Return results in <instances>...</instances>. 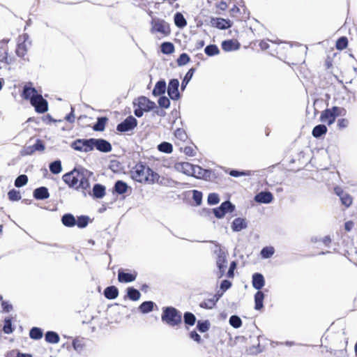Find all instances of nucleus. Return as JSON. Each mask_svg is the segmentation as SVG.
<instances>
[{
    "label": "nucleus",
    "mask_w": 357,
    "mask_h": 357,
    "mask_svg": "<svg viewBox=\"0 0 357 357\" xmlns=\"http://www.w3.org/2000/svg\"><path fill=\"white\" fill-rule=\"evenodd\" d=\"M132 178L139 183L153 184L159 181L160 176L150 167L138 164L132 172Z\"/></svg>",
    "instance_id": "f257e3e1"
},
{
    "label": "nucleus",
    "mask_w": 357,
    "mask_h": 357,
    "mask_svg": "<svg viewBox=\"0 0 357 357\" xmlns=\"http://www.w3.org/2000/svg\"><path fill=\"white\" fill-rule=\"evenodd\" d=\"M174 169L187 176H195L200 178L204 176V169L197 165H194L188 162H176Z\"/></svg>",
    "instance_id": "f03ea898"
},
{
    "label": "nucleus",
    "mask_w": 357,
    "mask_h": 357,
    "mask_svg": "<svg viewBox=\"0 0 357 357\" xmlns=\"http://www.w3.org/2000/svg\"><path fill=\"white\" fill-rule=\"evenodd\" d=\"M347 114V111L343 107H333L324 110L320 115V121L328 126L332 125L337 116H343Z\"/></svg>",
    "instance_id": "7ed1b4c3"
},
{
    "label": "nucleus",
    "mask_w": 357,
    "mask_h": 357,
    "mask_svg": "<svg viewBox=\"0 0 357 357\" xmlns=\"http://www.w3.org/2000/svg\"><path fill=\"white\" fill-rule=\"evenodd\" d=\"M135 109V114L137 117H141L144 112H148L153 109L155 107V102L151 101L144 96H141L133 102Z\"/></svg>",
    "instance_id": "20e7f679"
},
{
    "label": "nucleus",
    "mask_w": 357,
    "mask_h": 357,
    "mask_svg": "<svg viewBox=\"0 0 357 357\" xmlns=\"http://www.w3.org/2000/svg\"><path fill=\"white\" fill-rule=\"evenodd\" d=\"M162 320L171 326H175L181 323V315L175 308L167 307L163 311Z\"/></svg>",
    "instance_id": "39448f33"
},
{
    "label": "nucleus",
    "mask_w": 357,
    "mask_h": 357,
    "mask_svg": "<svg viewBox=\"0 0 357 357\" xmlns=\"http://www.w3.org/2000/svg\"><path fill=\"white\" fill-rule=\"evenodd\" d=\"M151 31L152 33H159L163 36H167L171 31L169 24L166 22L154 19L151 22Z\"/></svg>",
    "instance_id": "423d86ee"
},
{
    "label": "nucleus",
    "mask_w": 357,
    "mask_h": 357,
    "mask_svg": "<svg viewBox=\"0 0 357 357\" xmlns=\"http://www.w3.org/2000/svg\"><path fill=\"white\" fill-rule=\"evenodd\" d=\"M70 146L75 151L87 153L93 151V138L89 139H79L73 142Z\"/></svg>",
    "instance_id": "0eeeda50"
},
{
    "label": "nucleus",
    "mask_w": 357,
    "mask_h": 357,
    "mask_svg": "<svg viewBox=\"0 0 357 357\" xmlns=\"http://www.w3.org/2000/svg\"><path fill=\"white\" fill-rule=\"evenodd\" d=\"M82 178V172L74 169L63 176V181L69 186L78 188L79 181Z\"/></svg>",
    "instance_id": "6e6552de"
},
{
    "label": "nucleus",
    "mask_w": 357,
    "mask_h": 357,
    "mask_svg": "<svg viewBox=\"0 0 357 357\" xmlns=\"http://www.w3.org/2000/svg\"><path fill=\"white\" fill-rule=\"evenodd\" d=\"M235 206L230 202L226 201L221 204L219 207L213 209V213L217 218L221 219L227 213H231L235 211Z\"/></svg>",
    "instance_id": "1a4fd4ad"
},
{
    "label": "nucleus",
    "mask_w": 357,
    "mask_h": 357,
    "mask_svg": "<svg viewBox=\"0 0 357 357\" xmlns=\"http://www.w3.org/2000/svg\"><path fill=\"white\" fill-rule=\"evenodd\" d=\"M32 106L35 107L36 112L43 114L48 110V104L40 94L34 98L31 102Z\"/></svg>",
    "instance_id": "9d476101"
},
{
    "label": "nucleus",
    "mask_w": 357,
    "mask_h": 357,
    "mask_svg": "<svg viewBox=\"0 0 357 357\" xmlns=\"http://www.w3.org/2000/svg\"><path fill=\"white\" fill-rule=\"evenodd\" d=\"M335 193L340 197L341 203L345 207H349L353 203L352 197L344 192L340 187H336L334 189Z\"/></svg>",
    "instance_id": "9b49d317"
},
{
    "label": "nucleus",
    "mask_w": 357,
    "mask_h": 357,
    "mask_svg": "<svg viewBox=\"0 0 357 357\" xmlns=\"http://www.w3.org/2000/svg\"><path fill=\"white\" fill-rule=\"evenodd\" d=\"M137 273L136 271H124L119 270L118 273V280L122 283L131 282L136 280Z\"/></svg>",
    "instance_id": "f8f14e48"
},
{
    "label": "nucleus",
    "mask_w": 357,
    "mask_h": 357,
    "mask_svg": "<svg viewBox=\"0 0 357 357\" xmlns=\"http://www.w3.org/2000/svg\"><path fill=\"white\" fill-rule=\"evenodd\" d=\"M137 126V120L133 116H128L126 120L117 126L120 132H127L132 130Z\"/></svg>",
    "instance_id": "ddd939ff"
},
{
    "label": "nucleus",
    "mask_w": 357,
    "mask_h": 357,
    "mask_svg": "<svg viewBox=\"0 0 357 357\" xmlns=\"http://www.w3.org/2000/svg\"><path fill=\"white\" fill-rule=\"evenodd\" d=\"M179 82L178 79H172L168 85L167 93L172 100H178L180 98L178 92Z\"/></svg>",
    "instance_id": "4468645a"
},
{
    "label": "nucleus",
    "mask_w": 357,
    "mask_h": 357,
    "mask_svg": "<svg viewBox=\"0 0 357 357\" xmlns=\"http://www.w3.org/2000/svg\"><path fill=\"white\" fill-rule=\"evenodd\" d=\"M94 149L101 152L107 153L112 150V146L109 142L105 139L93 138V150Z\"/></svg>",
    "instance_id": "2eb2a0df"
},
{
    "label": "nucleus",
    "mask_w": 357,
    "mask_h": 357,
    "mask_svg": "<svg viewBox=\"0 0 357 357\" xmlns=\"http://www.w3.org/2000/svg\"><path fill=\"white\" fill-rule=\"evenodd\" d=\"M211 24L219 29H227L232 26V22L229 20L221 17H212Z\"/></svg>",
    "instance_id": "dca6fc26"
},
{
    "label": "nucleus",
    "mask_w": 357,
    "mask_h": 357,
    "mask_svg": "<svg viewBox=\"0 0 357 357\" xmlns=\"http://www.w3.org/2000/svg\"><path fill=\"white\" fill-rule=\"evenodd\" d=\"M221 47L225 52H231L238 50L241 45L237 40H226L222 42Z\"/></svg>",
    "instance_id": "f3484780"
},
{
    "label": "nucleus",
    "mask_w": 357,
    "mask_h": 357,
    "mask_svg": "<svg viewBox=\"0 0 357 357\" xmlns=\"http://www.w3.org/2000/svg\"><path fill=\"white\" fill-rule=\"evenodd\" d=\"M216 252L218 255L216 264L222 275L225 273L227 267L226 255L220 248Z\"/></svg>",
    "instance_id": "a211bd4d"
},
{
    "label": "nucleus",
    "mask_w": 357,
    "mask_h": 357,
    "mask_svg": "<svg viewBox=\"0 0 357 357\" xmlns=\"http://www.w3.org/2000/svg\"><path fill=\"white\" fill-rule=\"evenodd\" d=\"M38 94L39 93L36 89L29 84L24 86L22 96L24 99L29 100L31 102L32 100L38 96Z\"/></svg>",
    "instance_id": "6ab92c4d"
},
{
    "label": "nucleus",
    "mask_w": 357,
    "mask_h": 357,
    "mask_svg": "<svg viewBox=\"0 0 357 357\" xmlns=\"http://www.w3.org/2000/svg\"><path fill=\"white\" fill-rule=\"evenodd\" d=\"M231 227L233 231H241L247 227V221L245 218H236L232 221Z\"/></svg>",
    "instance_id": "aec40b11"
},
{
    "label": "nucleus",
    "mask_w": 357,
    "mask_h": 357,
    "mask_svg": "<svg viewBox=\"0 0 357 357\" xmlns=\"http://www.w3.org/2000/svg\"><path fill=\"white\" fill-rule=\"evenodd\" d=\"M222 294H217L210 298H207L200 303V307L206 309H212L222 296Z\"/></svg>",
    "instance_id": "412c9836"
},
{
    "label": "nucleus",
    "mask_w": 357,
    "mask_h": 357,
    "mask_svg": "<svg viewBox=\"0 0 357 357\" xmlns=\"http://www.w3.org/2000/svg\"><path fill=\"white\" fill-rule=\"evenodd\" d=\"M273 195L269 192H261L255 197V200L261 204H269L273 201Z\"/></svg>",
    "instance_id": "4be33fe9"
},
{
    "label": "nucleus",
    "mask_w": 357,
    "mask_h": 357,
    "mask_svg": "<svg viewBox=\"0 0 357 357\" xmlns=\"http://www.w3.org/2000/svg\"><path fill=\"white\" fill-rule=\"evenodd\" d=\"M252 286L259 291L265 284V280L261 273H255L252 275Z\"/></svg>",
    "instance_id": "5701e85b"
},
{
    "label": "nucleus",
    "mask_w": 357,
    "mask_h": 357,
    "mask_svg": "<svg viewBox=\"0 0 357 357\" xmlns=\"http://www.w3.org/2000/svg\"><path fill=\"white\" fill-rule=\"evenodd\" d=\"M167 89L166 83L165 81L158 82L153 90V94L155 96H161L165 93Z\"/></svg>",
    "instance_id": "b1692460"
},
{
    "label": "nucleus",
    "mask_w": 357,
    "mask_h": 357,
    "mask_svg": "<svg viewBox=\"0 0 357 357\" xmlns=\"http://www.w3.org/2000/svg\"><path fill=\"white\" fill-rule=\"evenodd\" d=\"M33 196L37 199H44L48 198L50 195L46 188L41 187L34 190Z\"/></svg>",
    "instance_id": "393cba45"
},
{
    "label": "nucleus",
    "mask_w": 357,
    "mask_h": 357,
    "mask_svg": "<svg viewBox=\"0 0 357 357\" xmlns=\"http://www.w3.org/2000/svg\"><path fill=\"white\" fill-rule=\"evenodd\" d=\"M105 296L108 299H114L119 295V291L114 286L107 287L104 291Z\"/></svg>",
    "instance_id": "a878e982"
},
{
    "label": "nucleus",
    "mask_w": 357,
    "mask_h": 357,
    "mask_svg": "<svg viewBox=\"0 0 357 357\" xmlns=\"http://www.w3.org/2000/svg\"><path fill=\"white\" fill-rule=\"evenodd\" d=\"M73 347L75 351L80 354L82 353L84 348L85 344L82 339L81 338H75L72 342Z\"/></svg>",
    "instance_id": "bb28decb"
},
{
    "label": "nucleus",
    "mask_w": 357,
    "mask_h": 357,
    "mask_svg": "<svg viewBox=\"0 0 357 357\" xmlns=\"http://www.w3.org/2000/svg\"><path fill=\"white\" fill-rule=\"evenodd\" d=\"M30 45V42L27 40H24L23 43H20L17 48V54L20 56H24Z\"/></svg>",
    "instance_id": "cd10ccee"
},
{
    "label": "nucleus",
    "mask_w": 357,
    "mask_h": 357,
    "mask_svg": "<svg viewBox=\"0 0 357 357\" xmlns=\"http://www.w3.org/2000/svg\"><path fill=\"white\" fill-rule=\"evenodd\" d=\"M327 130L328 129L325 125L320 124L313 128L312 134L314 137L317 138L325 135Z\"/></svg>",
    "instance_id": "c85d7f7f"
},
{
    "label": "nucleus",
    "mask_w": 357,
    "mask_h": 357,
    "mask_svg": "<svg viewBox=\"0 0 357 357\" xmlns=\"http://www.w3.org/2000/svg\"><path fill=\"white\" fill-rule=\"evenodd\" d=\"M93 195L96 198H102L105 195V188L100 184H96L93 188Z\"/></svg>",
    "instance_id": "c756f323"
},
{
    "label": "nucleus",
    "mask_w": 357,
    "mask_h": 357,
    "mask_svg": "<svg viewBox=\"0 0 357 357\" xmlns=\"http://www.w3.org/2000/svg\"><path fill=\"white\" fill-rule=\"evenodd\" d=\"M264 294L262 291H258L255 295V309L260 310L263 307Z\"/></svg>",
    "instance_id": "7c9ffc66"
},
{
    "label": "nucleus",
    "mask_w": 357,
    "mask_h": 357,
    "mask_svg": "<svg viewBox=\"0 0 357 357\" xmlns=\"http://www.w3.org/2000/svg\"><path fill=\"white\" fill-rule=\"evenodd\" d=\"M45 340L51 344H56L59 342V335L53 331H49L45 334Z\"/></svg>",
    "instance_id": "2f4dec72"
},
{
    "label": "nucleus",
    "mask_w": 357,
    "mask_h": 357,
    "mask_svg": "<svg viewBox=\"0 0 357 357\" xmlns=\"http://www.w3.org/2000/svg\"><path fill=\"white\" fill-rule=\"evenodd\" d=\"M62 223L66 227H73L75 225L76 220L71 214H66L62 217Z\"/></svg>",
    "instance_id": "473e14b6"
},
{
    "label": "nucleus",
    "mask_w": 357,
    "mask_h": 357,
    "mask_svg": "<svg viewBox=\"0 0 357 357\" xmlns=\"http://www.w3.org/2000/svg\"><path fill=\"white\" fill-rule=\"evenodd\" d=\"M174 137L180 142H184L188 139V135L183 128H178L174 132Z\"/></svg>",
    "instance_id": "72a5a7b5"
},
{
    "label": "nucleus",
    "mask_w": 357,
    "mask_h": 357,
    "mask_svg": "<svg viewBox=\"0 0 357 357\" xmlns=\"http://www.w3.org/2000/svg\"><path fill=\"white\" fill-rule=\"evenodd\" d=\"M45 147L44 144L40 140H37L36 144L32 146L27 149L26 153L31 154L35 151H43Z\"/></svg>",
    "instance_id": "f704fd0d"
},
{
    "label": "nucleus",
    "mask_w": 357,
    "mask_h": 357,
    "mask_svg": "<svg viewBox=\"0 0 357 357\" xmlns=\"http://www.w3.org/2000/svg\"><path fill=\"white\" fill-rule=\"evenodd\" d=\"M153 305L154 303L153 302L145 301L140 305L139 309L141 311V312L146 314L153 310Z\"/></svg>",
    "instance_id": "c9c22d12"
},
{
    "label": "nucleus",
    "mask_w": 357,
    "mask_h": 357,
    "mask_svg": "<svg viewBox=\"0 0 357 357\" xmlns=\"http://www.w3.org/2000/svg\"><path fill=\"white\" fill-rule=\"evenodd\" d=\"M161 51L165 54H170L174 52V46L169 42L163 43L161 45Z\"/></svg>",
    "instance_id": "e433bc0d"
},
{
    "label": "nucleus",
    "mask_w": 357,
    "mask_h": 357,
    "mask_svg": "<svg viewBox=\"0 0 357 357\" xmlns=\"http://www.w3.org/2000/svg\"><path fill=\"white\" fill-rule=\"evenodd\" d=\"M127 294L130 299L135 301H138L141 296L140 292L138 290L132 287L128 288Z\"/></svg>",
    "instance_id": "4c0bfd02"
},
{
    "label": "nucleus",
    "mask_w": 357,
    "mask_h": 357,
    "mask_svg": "<svg viewBox=\"0 0 357 357\" xmlns=\"http://www.w3.org/2000/svg\"><path fill=\"white\" fill-rule=\"evenodd\" d=\"M174 22H175V24L179 28L184 27L187 24L186 20L184 18L183 15L180 13H177L175 15Z\"/></svg>",
    "instance_id": "58836bf2"
},
{
    "label": "nucleus",
    "mask_w": 357,
    "mask_h": 357,
    "mask_svg": "<svg viewBox=\"0 0 357 357\" xmlns=\"http://www.w3.org/2000/svg\"><path fill=\"white\" fill-rule=\"evenodd\" d=\"M158 149L160 152H163L165 153H171L173 151V147H172V144H170L169 142H164L160 144L158 146Z\"/></svg>",
    "instance_id": "ea45409f"
},
{
    "label": "nucleus",
    "mask_w": 357,
    "mask_h": 357,
    "mask_svg": "<svg viewBox=\"0 0 357 357\" xmlns=\"http://www.w3.org/2000/svg\"><path fill=\"white\" fill-rule=\"evenodd\" d=\"M128 188V185L121 181H117L115 184V190L120 195L125 193L127 191Z\"/></svg>",
    "instance_id": "a19ab883"
},
{
    "label": "nucleus",
    "mask_w": 357,
    "mask_h": 357,
    "mask_svg": "<svg viewBox=\"0 0 357 357\" xmlns=\"http://www.w3.org/2000/svg\"><path fill=\"white\" fill-rule=\"evenodd\" d=\"M275 252V249L273 247L267 246L264 248L261 251V256L264 259L270 258L273 256Z\"/></svg>",
    "instance_id": "79ce46f5"
},
{
    "label": "nucleus",
    "mask_w": 357,
    "mask_h": 357,
    "mask_svg": "<svg viewBox=\"0 0 357 357\" xmlns=\"http://www.w3.org/2000/svg\"><path fill=\"white\" fill-rule=\"evenodd\" d=\"M50 169L53 174H59L62 171L61 161L56 160L50 165Z\"/></svg>",
    "instance_id": "37998d69"
},
{
    "label": "nucleus",
    "mask_w": 357,
    "mask_h": 357,
    "mask_svg": "<svg viewBox=\"0 0 357 357\" xmlns=\"http://www.w3.org/2000/svg\"><path fill=\"white\" fill-rule=\"evenodd\" d=\"M204 52L208 56H210L218 55L220 53L218 47L215 45H210L206 46Z\"/></svg>",
    "instance_id": "c03bdc74"
},
{
    "label": "nucleus",
    "mask_w": 357,
    "mask_h": 357,
    "mask_svg": "<svg viewBox=\"0 0 357 357\" xmlns=\"http://www.w3.org/2000/svg\"><path fill=\"white\" fill-rule=\"evenodd\" d=\"M28 182V177L22 174L19 176L15 181V185L17 188H21L22 186H24Z\"/></svg>",
    "instance_id": "a18cd8bd"
},
{
    "label": "nucleus",
    "mask_w": 357,
    "mask_h": 357,
    "mask_svg": "<svg viewBox=\"0 0 357 357\" xmlns=\"http://www.w3.org/2000/svg\"><path fill=\"white\" fill-rule=\"evenodd\" d=\"M29 335L32 339L38 340L43 336V332L39 328H33L29 333Z\"/></svg>",
    "instance_id": "49530a36"
},
{
    "label": "nucleus",
    "mask_w": 357,
    "mask_h": 357,
    "mask_svg": "<svg viewBox=\"0 0 357 357\" xmlns=\"http://www.w3.org/2000/svg\"><path fill=\"white\" fill-rule=\"evenodd\" d=\"M8 197L11 201H18L22 197L20 191L15 189H13L8 192Z\"/></svg>",
    "instance_id": "de8ad7c7"
},
{
    "label": "nucleus",
    "mask_w": 357,
    "mask_h": 357,
    "mask_svg": "<svg viewBox=\"0 0 357 357\" xmlns=\"http://www.w3.org/2000/svg\"><path fill=\"white\" fill-rule=\"evenodd\" d=\"M229 324L234 328H238L241 326L242 321L240 317L236 315H233L229 319Z\"/></svg>",
    "instance_id": "09e8293b"
},
{
    "label": "nucleus",
    "mask_w": 357,
    "mask_h": 357,
    "mask_svg": "<svg viewBox=\"0 0 357 357\" xmlns=\"http://www.w3.org/2000/svg\"><path fill=\"white\" fill-rule=\"evenodd\" d=\"M86 174H87V172H86ZM89 186H90V184H89V182L88 179L86 178L85 172H82V178L79 181L78 188H81L82 189H85L86 190L88 188H89Z\"/></svg>",
    "instance_id": "8fccbe9b"
},
{
    "label": "nucleus",
    "mask_w": 357,
    "mask_h": 357,
    "mask_svg": "<svg viewBox=\"0 0 357 357\" xmlns=\"http://www.w3.org/2000/svg\"><path fill=\"white\" fill-rule=\"evenodd\" d=\"M107 119L106 118H99L97 123L94 126L93 128L96 130L102 131L104 130Z\"/></svg>",
    "instance_id": "3c124183"
},
{
    "label": "nucleus",
    "mask_w": 357,
    "mask_h": 357,
    "mask_svg": "<svg viewBox=\"0 0 357 357\" xmlns=\"http://www.w3.org/2000/svg\"><path fill=\"white\" fill-rule=\"evenodd\" d=\"M190 61V56L185 54H181L177 59V63L179 66L186 65Z\"/></svg>",
    "instance_id": "603ef678"
},
{
    "label": "nucleus",
    "mask_w": 357,
    "mask_h": 357,
    "mask_svg": "<svg viewBox=\"0 0 357 357\" xmlns=\"http://www.w3.org/2000/svg\"><path fill=\"white\" fill-rule=\"evenodd\" d=\"M184 321L185 324L192 326L195 323L196 318L193 314L190 312H186L184 314Z\"/></svg>",
    "instance_id": "864d4df0"
},
{
    "label": "nucleus",
    "mask_w": 357,
    "mask_h": 357,
    "mask_svg": "<svg viewBox=\"0 0 357 357\" xmlns=\"http://www.w3.org/2000/svg\"><path fill=\"white\" fill-rule=\"evenodd\" d=\"M348 41L347 38L342 37L339 38L336 43V47L337 50H342L347 47Z\"/></svg>",
    "instance_id": "5fc2aeb1"
},
{
    "label": "nucleus",
    "mask_w": 357,
    "mask_h": 357,
    "mask_svg": "<svg viewBox=\"0 0 357 357\" xmlns=\"http://www.w3.org/2000/svg\"><path fill=\"white\" fill-rule=\"evenodd\" d=\"M207 201L211 205L217 204L220 202L219 196L216 193H211L208 196Z\"/></svg>",
    "instance_id": "6e6d98bb"
},
{
    "label": "nucleus",
    "mask_w": 357,
    "mask_h": 357,
    "mask_svg": "<svg viewBox=\"0 0 357 357\" xmlns=\"http://www.w3.org/2000/svg\"><path fill=\"white\" fill-rule=\"evenodd\" d=\"M194 73V70L192 68L190 69L185 75L183 82H182V88L183 89L186 86V85L188 84L190 80L191 79L192 75Z\"/></svg>",
    "instance_id": "4d7b16f0"
},
{
    "label": "nucleus",
    "mask_w": 357,
    "mask_h": 357,
    "mask_svg": "<svg viewBox=\"0 0 357 357\" xmlns=\"http://www.w3.org/2000/svg\"><path fill=\"white\" fill-rule=\"evenodd\" d=\"M192 198L197 205H200L202 199V193L197 190L192 191Z\"/></svg>",
    "instance_id": "13d9d810"
},
{
    "label": "nucleus",
    "mask_w": 357,
    "mask_h": 357,
    "mask_svg": "<svg viewBox=\"0 0 357 357\" xmlns=\"http://www.w3.org/2000/svg\"><path fill=\"white\" fill-rule=\"evenodd\" d=\"M158 105L162 107L168 108L170 105V101L168 98L161 96L158 100Z\"/></svg>",
    "instance_id": "bf43d9fd"
},
{
    "label": "nucleus",
    "mask_w": 357,
    "mask_h": 357,
    "mask_svg": "<svg viewBox=\"0 0 357 357\" xmlns=\"http://www.w3.org/2000/svg\"><path fill=\"white\" fill-rule=\"evenodd\" d=\"M88 224V218L86 217H80L76 221L75 225H77L80 228L85 227Z\"/></svg>",
    "instance_id": "052dcab7"
},
{
    "label": "nucleus",
    "mask_w": 357,
    "mask_h": 357,
    "mask_svg": "<svg viewBox=\"0 0 357 357\" xmlns=\"http://www.w3.org/2000/svg\"><path fill=\"white\" fill-rule=\"evenodd\" d=\"M349 121L347 119H340L337 120V126L340 129L345 128L349 126Z\"/></svg>",
    "instance_id": "680f3d73"
},
{
    "label": "nucleus",
    "mask_w": 357,
    "mask_h": 357,
    "mask_svg": "<svg viewBox=\"0 0 357 357\" xmlns=\"http://www.w3.org/2000/svg\"><path fill=\"white\" fill-rule=\"evenodd\" d=\"M3 332L6 334H10L13 332L11 321L10 319L5 320V324L3 326Z\"/></svg>",
    "instance_id": "e2e57ef3"
},
{
    "label": "nucleus",
    "mask_w": 357,
    "mask_h": 357,
    "mask_svg": "<svg viewBox=\"0 0 357 357\" xmlns=\"http://www.w3.org/2000/svg\"><path fill=\"white\" fill-rule=\"evenodd\" d=\"M197 328L199 330V331L204 333L208 330L209 328V324L207 321L205 322H198L197 324Z\"/></svg>",
    "instance_id": "0e129e2a"
},
{
    "label": "nucleus",
    "mask_w": 357,
    "mask_h": 357,
    "mask_svg": "<svg viewBox=\"0 0 357 357\" xmlns=\"http://www.w3.org/2000/svg\"><path fill=\"white\" fill-rule=\"evenodd\" d=\"M230 175L234 177H238L240 176H249L250 175V172H238V171H231Z\"/></svg>",
    "instance_id": "69168bd1"
},
{
    "label": "nucleus",
    "mask_w": 357,
    "mask_h": 357,
    "mask_svg": "<svg viewBox=\"0 0 357 357\" xmlns=\"http://www.w3.org/2000/svg\"><path fill=\"white\" fill-rule=\"evenodd\" d=\"M231 284L229 281L223 280L220 284V289L222 290V292L221 294H223V292L227 290L231 287Z\"/></svg>",
    "instance_id": "338daca9"
},
{
    "label": "nucleus",
    "mask_w": 357,
    "mask_h": 357,
    "mask_svg": "<svg viewBox=\"0 0 357 357\" xmlns=\"http://www.w3.org/2000/svg\"><path fill=\"white\" fill-rule=\"evenodd\" d=\"M190 336L191 339L194 341L200 343L201 342V337L199 334H197L195 331H192L190 333Z\"/></svg>",
    "instance_id": "774afa93"
}]
</instances>
